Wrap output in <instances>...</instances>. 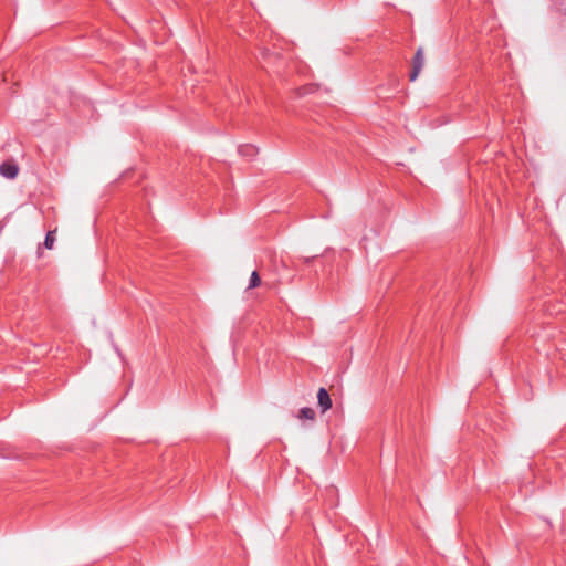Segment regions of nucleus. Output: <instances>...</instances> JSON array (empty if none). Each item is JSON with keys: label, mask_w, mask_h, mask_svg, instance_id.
<instances>
[{"label": "nucleus", "mask_w": 566, "mask_h": 566, "mask_svg": "<svg viewBox=\"0 0 566 566\" xmlns=\"http://www.w3.org/2000/svg\"><path fill=\"white\" fill-rule=\"evenodd\" d=\"M55 242V234L54 231H49L46 233L45 240H44V247L46 249H52Z\"/></svg>", "instance_id": "obj_7"}, {"label": "nucleus", "mask_w": 566, "mask_h": 566, "mask_svg": "<svg viewBox=\"0 0 566 566\" xmlns=\"http://www.w3.org/2000/svg\"><path fill=\"white\" fill-rule=\"evenodd\" d=\"M423 65H424L423 50H422V48H419L415 54L413 60H412V70L409 74V80L411 82L416 81V78L420 74Z\"/></svg>", "instance_id": "obj_1"}, {"label": "nucleus", "mask_w": 566, "mask_h": 566, "mask_svg": "<svg viewBox=\"0 0 566 566\" xmlns=\"http://www.w3.org/2000/svg\"><path fill=\"white\" fill-rule=\"evenodd\" d=\"M239 151L244 156H253L256 154V148L252 145L240 146Z\"/></svg>", "instance_id": "obj_6"}, {"label": "nucleus", "mask_w": 566, "mask_h": 566, "mask_svg": "<svg viewBox=\"0 0 566 566\" xmlns=\"http://www.w3.org/2000/svg\"><path fill=\"white\" fill-rule=\"evenodd\" d=\"M301 91H303V92H301L300 94H305L306 93V88H304V87H301Z\"/></svg>", "instance_id": "obj_8"}, {"label": "nucleus", "mask_w": 566, "mask_h": 566, "mask_svg": "<svg viewBox=\"0 0 566 566\" xmlns=\"http://www.w3.org/2000/svg\"><path fill=\"white\" fill-rule=\"evenodd\" d=\"M279 284H280L279 280L271 281V282L270 281H265L263 283L259 272L258 271H253L251 276H250L248 290L255 289V287H259L261 285H264L269 290H273V289L277 287Z\"/></svg>", "instance_id": "obj_2"}, {"label": "nucleus", "mask_w": 566, "mask_h": 566, "mask_svg": "<svg viewBox=\"0 0 566 566\" xmlns=\"http://www.w3.org/2000/svg\"><path fill=\"white\" fill-rule=\"evenodd\" d=\"M315 411L314 409L310 408V407H304L302 409H300L298 413H297V418L303 420V419H306V420H311V421H314L315 420Z\"/></svg>", "instance_id": "obj_5"}, {"label": "nucleus", "mask_w": 566, "mask_h": 566, "mask_svg": "<svg viewBox=\"0 0 566 566\" xmlns=\"http://www.w3.org/2000/svg\"><path fill=\"white\" fill-rule=\"evenodd\" d=\"M317 400H318V406L322 409V412H325L332 408V399L325 388H319V390L317 392Z\"/></svg>", "instance_id": "obj_4"}, {"label": "nucleus", "mask_w": 566, "mask_h": 566, "mask_svg": "<svg viewBox=\"0 0 566 566\" xmlns=\"http://www.w3.org/2000/svg\"><path fill=\"white\" fill-rule=\"evenodd\" d=\"M19 167L15 163L8 160L0 165V175L8 179H14L18 176Z\"/></svg>", "instance_id": "obj_3"}]
</instances>
